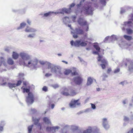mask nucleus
<instances>
[{"label":"nucleus","instance_id":"b1692460","mask_svg":"<svg viewBox=\"0 0 133 133\" xmlns=\"http://www.w3.org/2000/svg\"><path fill=\"white\" fill-rule=\"evenodd\" d=\"M26 25V23L25 22H23L20 24L19 26L18 27L17 29V30H19L20 29L23 28Z\"/></svg>","mask_w":133,"mask_h":133},{"label":"nucleus","instance_id":"72a5a7b5","mask_svg":"<svg viewBox=\"0 0 133 133\" xmlns=\"http://www.w3.org/2000/svg\"><path fill=\"white\" fill-rule=\"evenodd\" d=\"M43 120L44 122L46 123L49 124L50 123L49 119L47 117H45L44 118Z\"/></svg>","mask_w":133,"mask_h":133},{"label":"nucleus","instance_id":"7ed1b4c3","mask_svg":"<svg viewBox=\"0 0 133 133\" xmlns=\"http://www.w3.org/2000/svg\"><path fill=\"white\" fill-rule=\"evenodd\" d=\"M131 23L130 21L128 22H125L124 23V24L122 25V30H124L126 29L127 34H131L132 33L133 30L130 28H126L129 27L130 24Z\"/></svg>","mask_w":133,"mask_h":133},{"label":"nucleus","instance_id":"2eb2a0df","mask_svg":"<svg viewBox=\"0 0 133 133\" xmlns=\"http://www.w3.org/2000/svg\"><path fill=\"white\" fill-rule=\"evenodd\" d=\"M40 119H34L33 118V121L34 122V124L35 125H37L38 127H40V130H41L42 128V126L41 124L40 123H39V121Z\"/></svg>","mask_w":133,"mask_h":133},{"label":"nucleus","instance_id":"ea45409f","mask_svg":"<svg viewBox=\"0 0 133 133\" xmlns=\"http://www.w3.org/2000/svg\"><path fill=\"white\" fill-rule=\"evenodd\" d=\"M87 45V44L86 43L83 41L81 42L80 43L79 46H81L82 47H84L86 46Z\"/></svg>","mask_w":133,"mask_h":133},{"label":"nucleus","instance_id":"f257e3e1","mask_svg":"<svg viewBox=\"0 0 133 133\" xmlns=\"http://www.w3.org/2000/svg\"><path fill=\"white\" fill-rule=\"evenodd\" d=\"M19 55L21 58V59H20V62H22L23 65H25V61H28L30 59V58H32L31 55L24 52H21L19 54Z\"/></svg>","mask_w":133,"mask_h":133},{"label":"nucleus","instance_id":"0eeeda50","mask_svg":"<svg viewBox=\"0 0 133 133\" xmlns=\"http://www.w3.org/2000/svg\"><path fill=\"white\" fill-rule=\"evenodd\" d=\"M71 32L72 34L73 37L75 38L78 37L77 34H82L84 33V31L80 28H76L75 30L71 31Z\"/></svg>","mask_w":133,"mask_h":133},{"label":"nucleus","instance_id":"6ab92c4d","mask_svg":"<svg viewBox=\"0 0 133 133\" xmlns=\"http://www.w3.org/2000/svg\"><path fill=\"white\" fill-rule=\"evenodd\" d=\"M54 13V12L53 11H49L48 12L44 13V18L45 17H50L52 16V14Z\"/></svg>","mask_w":133,"mask_h":133},{"label":"nucleus","instance_id":"49530a36","mask_svg":"<svg viewBox=\"0 0 133 133\" xmlns=\"http://www.w3.org/2000/svg\"><path fill=\"white\" fill-rule=\"evenodd\" d=\"M101 62L102 63V64H107V62L106 60L105 59H102L101 61Z\"/></svg>","mask_w":133,"mask_h":133},{"label":"nucleus","instance_id":"8fccbe9b","mask_svg":"<svg viewBox=\"0 0 133 133\" xmlns=\"http://www.w3.org/2000/svg\"><path fill=\"white\" fill-rule=\"evenodd\" d=\"M42 90L45 92L48 91V88L46 86H44L42 88Z\"/></svg>","mask_w":133,"mask_h":133},{"label":"nucleus","instance_id":"37998d69","mask_svg":"<svg viewBox=\"0 0 133 133\" xmlns=\"http://www.w3.org/2000/svg\"><path fill=\"white\" fill-rule=\"evenodd\" d=\"M101 77H102L103 81H104L105 80V78L108 77V76L105 74H104Z\"/></svg>","mask_w":133,"mask_h":133},{"label":"nucleus","instance_id":"774afa93","mask_svg":"<svg viewBox=\"0 0 133 133\" xmlns=\"http://www.w3.org/2000/svg\"><path fill=\"white\" fill-rule=\"evenodd\" d=\"M31 111L34 112H36V109H31Z\"/></svg>","mask_w":133,"mask_h":133},{"label":"nucleus","instance_id":"423d86ee","mask_svg":"<svg viewBox=\"0 0 133 133\" xmlns=\"http://www.w3.org/2000/svg\"><path fill=\"white\" fill-rule=\"evenodd\" d=\"M94 10V8H92L91 5H89L87 6L83 7L82 10L81 11V12H82L83 11L85 14L92 15L93 11Z\"/></svg>","mask_w":133,"mask_h":133},{"label":"nucleus","instance_id":"c9c22d12","mask_svg":"<svg viewBox=\"0 0 133 133\" xmlns=\"http://www.w3.org/2000/svg\"><path fill=\"white\" fill-rule=\"evenodd\" d=\"M61 10V11H57L55 12H54V14H55V15L58 14H60L63 15L64 14V12H65V11L63 10V8L61 10Z\"/></svg>","mask_w":133,"mask_h":133},{"label":"nucleus","instance_id":"603ef678","mask_svg":"<svg viewBox=\"0 0 133 133\" xmlns=\"http://www.w3.org/2000/svg\"><path fill=\"white\" fill-rule=\"evenodd\" d=\"M124 120L125 121H128L129 120V118L125 116H124Z\"/></svg>","mask_w":133,"mask_h":133},{"label":"nucleus","instance_id":"f3484780","mask_svg":"<svg viewBox=\"0 0 133 133\" xmlns=\"http://www.w3.org/2000/svg\"><path fill=\"white\" fill-rule=\"evenodd\" d=\"M119 36L113 35H111L110 37V39L111 40L112 42L117 40L119 38Z\"/></svg>","mask_w":133,"mask_h":133},{"label":"nucleus","instance_id":"a878e982","mask_svg":"<svg viewBox=\"0 0 133 133\" xmlns=\"http://www.w3.org/2000/svg\"><path fill=\"white\" fill-rule=\"evenodd\" d=\"M128 70L130 72H132L133 71V62L130 63L128 66Z\"/></svg>","mask_w":133,"mask_h":133},{"label":"nucleus","instance_id":"864d4df0","mask_svg":"<svg viewBox=\"0 0 133 133\" xmlns=\"http://www.w3.org/2000/svg\"><path fill=\"white\" fill-rule=\"evenodd\" d=\"M125 12L124 9V8H122L121 9L120 13L121 14H123Z\"/></svg>","mask_w":133,"mask_h":133},{"label":"nucleus","instance_id":"052dcab7","mask_svg":"<svg viewBox=\"0 0 133 133\" xmlns=\"http://www.w3.org/2000/svg\"><path fill=\"white\" fill-rule=\"evenodd\" d=\"M72 17L73 21L75 22V19L76 18V16H72Z\"/></svg>","mask_w":133,"mask_h":133},{"label":"nucleus","instance_id":"5701e85b","mask_svg":"<svg viewBox=\"0 0 133 133\" xmlns=\"http://www.w3.org/2000/svg\"><path fill=\"white\" fill-rule=\"evenodd\" d=\"M8 85L9 88L13 90H14L16 87V84L15 83H9Z\"/></svg>","mask_w":133,"mask_h":133},{"label":"nucleus","instance_id":"69168bd1","mask_svg":"<svg viewBox=\"0 0 133 133\" xmlns=\"http://www.w3.org/2000/svg\"><path fill=\"white\" fill-rule=\"evenodd\" d=\"M85 26H86L87 27V28L86 29V31H88L89 30V26L87 24V25H85Z\"/></svg>","mask_w":133,"mask_h":133},{"label":"nucleus","instance_id":"39448f33","mask_svg":"<svg viewBox=\"0 0 133 133\" xmlns=\"http://www.w3.org/2000/svg\"><path fill=\"white\" fill-rule=\"evenodd\" d=\"M31 58H30V59L28 60L27 64L26 63L25 65H23L27 66L30 65L35 68L38 63V60L36 58L32 59Z\"/></svg>","mask_w":133,"mask_h":133},{"label":"nucleus","instance_id":"393cba45","mask_svg":"<svg viewBox=\"0 0 133 133\" xmlns=\"http://www.w3.org/2000/svg\"><path fill=\"white\" fill-rule=\"evenodd\" d=\"M92 79L90 77H88V79L87 82V85H90L92 83Z\"/></svg>","mask_w":133,"mask_h":133},{"label":"nucleus","instance_id":"e433bc0d","mask_svg":"<svg viewBox=\"0 0 133 133\" xmlns=\"http://www.w3.org/2000/svg\"><path fill=\"white\" fill-rule=\"evenodd\" d=\"M84 0H81L79 3L77 4L76 5V6L77 7V8H78L80 7L82 4L83 3H84Z\"/></svg>","mask_w":133,"mask_h":133},{"label":"nucleus","instance_id":"dca6fc26","mask_svg":"<svg viewBox=\"0 0 133 133\" xmlns=\"http://www.w3.org/2000/svg\"><path fill=\"white\" fill-rule=\"evenodd\" d=\"M78 100L72 101L69 104V106L71 108L75 107L76 105H78L79 104H77V102Z\"/></svg>","mask_w":133,"mask_h":133},{"label":"nucleus","instance_id":"e2e57ef3","mask_svg":"<svg viewBox=\"0 0 133 133\" xmlns=\"http://www.w3.org/2000/svg\"><path fill=\"white\" fill-rule=\"evenodd\" d=\"M27 23L29 25H30L31 24V21L29 19H28L27 20Z\"/></svg>","mask_w":133,"mask_h":133},{"label":"nucleus","instance_id":"20e7f679","mask_svg":"<svg viewBox=\"0 0 133 133\" xmlns=\"http://www.w3.org/2000/svg\"><path fill=\"white\" fill-rule=\"evenodd\" d=\"M61 94L66 96L69 95L73 96L75 95L77 93L75 90L72 89H70L68 90L67 89L65 88L61 92Z\"/></svg>","mask_w":133,"mask_h":133},{"label":"nucleus","instance_id":"473e14b6","mask_svg":"<svg viewBox=\"0 0 133 133\" xmlns=\"http://www.w3.org/2000/svg\"><path fill=\"white\" fill-rule=\"evenodd\" d=\"M39 63L41 65H44L45 64H46L48 66V63H50V62H47V61H39Z\"/></svg>","mask_w":133,"mask_h":133},{"label":"nucleus","instance_id":"9b49d317","mask_svg":"<svg viewBox=\"0 0 133 133\" xmlns=\"http://www.w3.org/2000/svg\"><path fill=\"white\" fill-rule=\"evenodd\" d=\"M75 5V4L74 3H72L70 6L69 8L67 9L65 8H63V10L65 11V13L66 14L69 13L71 12V8L74 7Z\"/></svg>","mask_w":133,"mask_h":133},{"label":"nucleus","instance_id":"58836bf2","mask_svg":"<svg viewBox=\"0 0 133 133\" xmlns=\"http://www.w3.org/2000/svg\"><path fill=\"white\" fill-rule=\"evenodd\" d=\"M24 74L22 73H19V78L21 80L23 79H24L23 77Z\"/></svg>","mask_w":133,"mask_h":133},{"label":"nucleus","instance_id":"7c9ffc66","mask_svg":"<svg viewBox=\"0 0 133 133\" xmlns=\"http://www.w3.org/2000/svg\"><path fill=\"white\" fill-rule=\"evenodd\" d=\"M124 38L130 41L132 39V37L131 36H128L126 35L124 36Z\"/></svg>","mask_w":133,"mask_h":133},{"label":"nucleus","instance_id":"4c0bfd02","mask_svg":"<svg viewBox=\"0 0 133 133\" xmlns=\"http://www.w3.org/2000/svg\"><path fill=\"white\" fill-rule=\"evenodd\" d=\"M94 47L98 52H99L100 50V48L99 46L98 45H94Z\"/></svg>","mask_w":133,"mask_h":133},{"label":"nucleus","instance_id":"bf43d9fd","mask_svg":"<svg viewBox=\"0 0 133 133\" xmlns=\"http://www.w3.org/2000/svg\"><path fill=\"white\" fill-rule=\"evenodd\" d=\"M91 107L93 109H95L96 107H95V105L94 104L92 103H91Z\"/></svg>","mask_w":133,"mask_h":133},{"label":"nucleus","instance_id":"bb28decb","mask_svg":"<svg viewBox=\"0 0 133 133\" xmlns=\"http://www.w3.org/2000/svg\"><path fill=\"white\" fill-rule=\"evenodd\" d=\"M92 1H95L96 0H91ZM106 0H99L100 3L103 6H104L105 5L106 2Z\"/></svg>","mask_w":133,"mask_h":133},{"label":"nucleus","instance_id":"412c9836","mask_svg":"<svg viewBox=\"0 0 133 133\" xmlns=\"http://www.w3.org/2000/svg\"><path fill=\"white\" fill-rule=\"evenodd\" d=\"M63 21L65 24L69 23L70 21L69 17H65L63 19Z\"/></svg>","mask_w":133,"mask_h":133},{"label":"nucleus","instance_id":"680f3d73","mask_svg":"<svg viewBox=\"0 0 133 133\" xmlns=\"http://www.w3.org/2000/svg\"><path fill=\"white\" fill-rule=\"evenodd\" d=\"M34 100H26V102L28 103H30V102H31V104L33 102Z\"/></svg>","mask_w":133,"mask_h":133},{"label":"nucleus","instance_id":"4468645a","mask_svg":"<svg viewBox=\"0 0 133 133\" xmlns=\"http://www.w3.org/2000/svg\"><path fill=\"white\" fill-rule=\"evenodd\" d=\"M103 127L106 129H108L109 128L107 118H104L103 119Z\"/></svg>","mask_w":133,"mask_h":133},{"label":"nucleus","instance_id":"f03ea898","mask_svg":"<svg viewBox=\"0 0 133 133\" xmlns=\"http://www.w3.org/2000/svg\"><path fill=\"white\" fill-rule=\"evenodd\" d=\"M48 69H50L52 73H54L56 74L58 72V71L61 68L59 66L50 63H48Z\"/></svg>","mask_w":133,"mask_h":133},{"label":"nucleus","instance_id":"c03bdc74","mask_svg":"<svg viewBox=\"0 0 133 133\" xmlns=\"http://www.w3.org/2000/svg\"><path fill=\"white\" fill-rule=\"evenodd\" d=\"M51 86L55 89H56L59 87V86L57 84H53L51 85Z\"/></svg>","mask_w":133,"mask_h":133},{"label":"nucleus","instance_id":"4be33fe9","mask_svg":"<svg viewBox=\"0 0 133 133\" xmlns=\"http://www.w3.org/2000/svg\"><path fill=\"white\" fill-rule=\"evenodd\" d=\"M98 52L97 51H93V54H94L98 55V61H101V59L102 58V56L100 55L98 53Z\"/></svg>","mask_w":133,"mask_h":133},{"label":"nucleus","instance_id":"a211bd4d","mask_svg":"<svg viewBox=\"0 0 133 133\" xmlns=\"http://www.w3.org/2000/svg\"><path fill=\"white\" fill-rule=\"evenodd\" d=\"M56 75L59 78H63L64 76L63 70L61 68Z\"/></svg>","mask_w":133,"mask_h":133},{"label":"nucleus","instance_id":"79ce46f5","mask_svg":"<svg viewBox=\"0 0 133 133\" xmlns=\"http://www.w3.org/2000/svg\"><path fill=\"white\" fill-rule=\"evenodd\" d=\"M120 71V68H117L114 70V72L115 74H117Z\"/></svg>","mask_w":133,"mask_h":133},{"label":"nucleus","instance_id":"1a4fd4ad","mask_svg":"<svg viewBox=\"0 0 133 133\" xmlns=\"http://www.w3.org/2000/svg\"><path fill=\"white\" fill-rule=\"evenodd\" d=\"M72 81L76 84L80 85L82 83L83 79L80 76H78L74 77Z\"/></svg>","mask_w":133,"mask_h":133},{"label":"nucleus","instance_id":"5fc2aeb1","mask_svg":"<svg viewBox=\"0 0 133 133\" xmlns=\"http://www.w3.org/2000/svg\"><path fill=\"white\" fill-rule=\"evenodd\" d=\"M106 64H100V65L101 66L102 68L103 69H104L105 67H106V66H105V65H106Z\"/></svg>","mask_w":133,"mask_h":133},{"label":"nucleus","instance_id":"a18cd8bd","mask_svg":"<svg viewBox=\"0 0 133 133\" xmlns=\"http://www.w3.org/2000/svg\"><path fill=\"white\" fill-rule=\"evenodd\" d=\"M23 89L24 92H26L27 93H29V92H30V90L29 89L23 88Z\"/></svg>","mask_w":133,"mask_h":133},{"label":"nucleus","instance_id":"6e6552de","mask_svg":"<svg viewBox=\"0 0 133 133\" xmlns=\"http://www.w3.org/2000/svg\"><path fill=\"white\" fill-rule=\"evenodd\" d=\"M76 69L75 68H73L72 70H71L70 69H66L65 71H63V74L65 75H68L70 72H71L72 75H78V73L76 72Z\"/></svg>","mask_w":133,"mask_h":133},{"label":"nucleus","instance_id":"c756f323","mask_svg":"<svg viewBox=\"0 0 133 133\" xmlns=\"http://www.w3.org/2000/svg\"><path fill=\"white\" fill-rule=\"evenodd\" d=\"M92 131V130L91 128L87 129L86 130H84L83 133H91Z\"/></svg>","mask_w":133,"mask_h":133},{"label":"nucleus","instance_id":"4d7b16f0","mask_svg":"<svg viewBox=\"0 0 133 133\" xmlns=\"http://www.w3.org/2000/svg\"><path fill=\"white\" fill-rule=\"evenodd\" d=\"M52 75V74L49 73H46L45 75V76L48 77H49Z\"/></svg>","mask_w":133,"mask_h":133},{"label":"nucleus","instance_id":"6e6d98bb","mask_svg":"<svg viewBox=\"0 0 133 133\" xmlns=\"http://www.w3.org/2000/svg\"><path fill=\"white\" fill-rule=\"evenodd\" d=\"M110 37L109 36H108L106 37L104 39V41L105 42H105L107 40L109 39H110Z\"/></svg>","mask_w":133,"mask_h":133},{"label":"nucleus","instance_id":"13d9d810","mask_svg":"<svg viewBox=\"0 0 133 133\" xmlns=\"http://www.w3.org/2000/svg\"><path fill=\"white\" fill-rule=\"evenodd\" d=\"M5 124V123L4 121H2L0 124L1 126H2L3 127Z\"/></svg>","mask_w":133,"mask_h":133},{"label":"nucleus","instance_id":"cd10ccee","mask_svg":"<svg viewBox=\"0 0 133 133\" xmlns=\"http://www.w3.org/2000/svg\"><path fill=\"white\" fill-rule=\"evenodd\" d=\"M28 98L30 100H33L34 95L31 92H29L28 93Z\"/></svg>","mask_w":133,"mask_h":133},{"label":"nucleus","instance_id":"aec40b11","mask_svg":"<svg viewBox=\"0 0 133 133\" xmlns=\"http://www.w3.org/2000/svg\"><path fill=\"white\" fill-rule=\"evenodd\" d=\"M12 56L14 59H16L18 58L19 55L17 52L13 51Z\"/></svg>","mask_w":133,"mask_h":133},{"label":"nucleus","instance_id":"f704fd0d","mask_svg":"<svg viewBox=\"0 0 133 133\" xmlns=\"http://www.w3.org/2000/svg\"><path fill=\"white\" fill-rule=\"evenodd\" d=\"M1 60H0V66H1L2 63H3L4 65V66H5V62L3 58V57H1Z\"/></svg>","mask_w":133,"mask_h":133},{"label":"nucleus","instance_id":"9d476101","mask_svg":"<svg viewBox=\"0 0 133 133\" xmlns=\"http://www.w3.org/2000/svg\"><path fill=\"white\" fill-rule=\"evenodd\" d=\"M79 24L81 26H84L87 25V21L83 17H80L78 21Z\"/></svg>","mask_w":133,"mask_h":133},{"label":"nucleus","instance_id":"f8f14e48","mask_svg":"<svg viewBox=\"0 0 133 133\" xmlns=\"http://www.w3.org/2000/svg\"><path fill=\"white\" fill-rule=\"evenodd\" d=\"M25 31L26 32H36L37 30L35 29L28 26L25 29Z\"/></svg>","mask_w":133,"mask_h":133},{"label":"nucleus","instance_id":"ddd939ff","mask_svg":"<svg viewBox=\"0 0 133 133\" xmlns=\"http://www.w3.org/2000/svg\"><path fill=\"white\" fill-rule=\"evenodd\" d=\"M80 42L81 41L79 40H77L75 42L72 40L70 42V44L72 46L79 47V44Z\"/></svg>","mask_w":133,"mask_h":133},{"label":"nucleus","instance_id":"3c124183","mask_svg":"<svg viewBox=\"0 0 133 133\" xmlns=\"http://www.w3.org/2000/svg\"><path fill=\"white\" fill-rule=\"evenodd\" d=\"M10 48L9 47L5 49V51L8 52H10Z\"/></svg>","mask_w":133,"mask_h":133},{"label":"nucleus","instance_id":"c85d7f7f","mask_svg":"<svg viewBox=\"0 0 133 133\" xmlns=\"http://www.w3.org/2000/svg\"><path fill=\"white\" fill-rule=\"evenodd\" d=\"M8 63L11 65H12L14 64V61L13 59L11 58H9L8 60Z\"/></svg>","mask_w":133,"mask_h":133},{"label":"nucleus","instance_id":"de8ad7c7","mask_svg":"<svg viewBox=\"0 0 133 133\" xmlns=\"http://www.w3.org/2000/svg\"><path fill=\"white\" fill-rule=\"evenodd\" d=\"M127 83V82L126 81H124L120 82L119 83V84L123 86L124 84H126Z\"/></svg>","mask_w":133,"mask_h":133},{"label":"nucleus","instance_id":"0e129e2a","mask_svg":"<svg viewBox=\"0 0 133 133\" xmlns=\"http://www.w3.org/2000/svg\"><path fill=\"white\" fill-rule=\"evenodd\" d=\"M127 133H133V128L131 130L129 131Z\"/></svg>","mask_w":133,"mask_h":133},{"label":"nucleus","instance_id":"338daca9","mask_svg":"<svg viewBox=\"0 0 133 133\" xmlns=\"http://www.w3.org/2000/svg\"><path fill=\"white\" fill-rule=\"evenodd\" d=\"M111 69L110 68L108 69L107 71V73L109 74L110 72L111 71Z\"/></svg>","mask_w":133,"mask_h":133},{"label":"nucleus","instance_id":"09e8293b","mask_svg":"<svg viewBox=\"0 0 133 133\" xmlns=\"http://www.w3.org/2000/svg\"><path fill=\"white\" fill-rule=\"evenodd\" d=\"M22 81L21 80H19L17 81V82L16 84V86H19L22 83Z\"/></svg>","mask_w":133,"mask_h":133},{"label":"nucleus","instance_id":"2f4dec72","mask_svg":"<svg viewBox=\"0 0 133 133\" xmlns=\"http://www.w3.org/2000/svg\"><path fill=\"white\" fill-rule=\"evenodd\" d=\"M35 35L36 34L35 33L31 34L27 36V37L30 38H33L35 37Z\"/></svg>","mask_w":133,"mask_h":133},{"label":"nucleus","instance_id":"a19ab883","mask_svg":"<svg viewBox=\"0 0 133 133\" xmlns=\"http://www.w3.org/2000/svg\"><path fill=\"white\" fill-rule=\"evenodd\" d=\"M34 125H31L29 126L28 127V131L29 133H30L31 132L32 129Z\"/></svg>","mask_w":133,"mask_h":133}]
</instances>
